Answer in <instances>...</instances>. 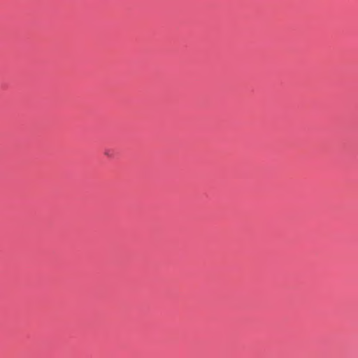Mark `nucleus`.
Segmentation results:
<instances>
[{
    "label": "nucleus",
    "instance_id": "f257e3e1",
    "mask_svg": "<svg viewBox=\"0 0 358 358\" xmlns=\"http://www.w3.org/2000/svg\"><path fill=\"white\" fill-rule=\"evenodd\" d=\"M105 155L107 156H110L109 151H105Z\"/></svg>",
    "mask_w": 358,
    "mask_h": 358
}]
</instances>
